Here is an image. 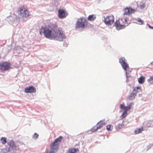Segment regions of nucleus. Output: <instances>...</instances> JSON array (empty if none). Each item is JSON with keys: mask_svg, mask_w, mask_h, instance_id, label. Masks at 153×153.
I'll return each mask as SVG.
<instances>
[{"mask_svg": "<svg viewBox=\"0 0 153 153\" xmlns=\"http://www.w3.org/2000/svg\"><path fill=\"white\" fill-rule=\"evenodd\" d=\"M143 131V127H141L140 128H137L134 131V133L135 134H137L141 133Z\"/></svg>", "mask_w": 153, "mask_h": 153, "instance_id": "17", "label": "nucleus"}, {"mask_svg": "<svg viewBox=\"0 0 153 153\" xmlns=\"http://www.w3.org/2000/svg\"><path fill=\"white\" fill-rule=\"evenodd\" d=\"M151 28L153 29V27H152Z\"/></svg>", "mask_w": 153, "mask_h": 153, "instance_id": "33", "label": "nucleus"}, {"mask_svg": "<svg viewBox=\"0 0 153 153\" xmlns=\"http://www.w3.org/2000/svg\"><path fill=\"white\" fill-rule=\"evenodd\" d=\"M79 151L78 148H70L68 149V153H77V152Z\"/></svg>", "mask_w": 153, "mask_h": 153, "instance_id": "16", "label": "nucleus"}, {"mask_svg": "<svg viewBox=\"0 0 153 153\" xmlns=\"http://www.w3.org/2000/svg\"><path fill=\"white\" fill-rule=\"evenodd\" d=\"M106 124L105 122V120H101L98 122L97 124V126L98 127V128L100 129L102 128L103 126H105Z\"/></svg>", "mask_w": 153, "mask_h": 153, "instance_id": "14", "label": "nucleus"}, {"mask_svg": "<svg viewBox=\"0 0 153 153\" xmlns=\"http://www.w3.org/2000/svg\"><path fill=\"white\" fill-rule=\"evenodd\" d=\"M123 126V124H119L116 127V128L117 129H120Z\"/></svg>", "mask_w": 153, "mask_h": 153, "instance_id": "27", "label": "nucleus"}, {"mask_svg": "<svg viewBox=\"0 0 153 153\" xmlns=\"http://www.w3.org/2000/svg\"><path fill=\"white\" fill-rule=\"evenodd\" d=\"M153 125V121L151 120L148 121L146 123V126L148 127L152 126Z\"/></svg>", "mask_w": 153, "mask_h": 153, "instance_id": "20", "label": "nucleus"}, {"mask_svg": "<svg viewBox=\"0 0 153 153\" xmlns=\"http://www.w3.org/2000/svg\"><path fill=\"white\" fill-rule=\"evenodd\" d=\"M7 143L10 148H12L13 150L16 149V146L15 145V143L13 141L11 140L8 142Z\"/></svg>", "mask_w": 153, "mask_h": 153, "instance_id": "15", "label": "nucleus"}, {"mask_svg": "<svg viewBox=\"0 0 153 153\" xmlns=\"http://www.w3.org/2000/svg\"><path fill=\"white\" fill-rule=\"evenodd\" d=\"M1 141L2 144H4L7 142L6 138L5 137H2L1 138Z\"/></svg>", "mask_w": 153, "mask_h": 153, "instance_id": "23", "label": "nucleus"}, {"mask_svg": "<svg viewBox=\"0 0 153 153\" xmlns=\"http://www.w3.org/2000/svg\"><path fill=\"white\" fill-rule=\"evenodd\" d=\"M131 105H130L127 106H126L124 109V111L127 112L131 108Z\"/></svg>", "mask_w": 153, "mask_h": 153, "instance_id": "25", "label": "nucleus"}, {"mask_svg": "<svg viewBox=\"0 0 153 153\" xmlns=\"http://www.w3.org/2000/svg\"><path fill=\"white\" fill-rule=\"evenodd\" d=\"M39 33L41 35L43 34L46 38L51 39L62 41L65 38L62 29H59L56 31L49 25L42 26L40 29Z\"/></svg>", "mask_w": 153, "mask_h": 153, "instance_id": "2", "label": "nucleus"}, {"mask_svg": "<svg viewBox=\"0 0 153 153\" xmlns=\"http://www.w3.org/2000/svg\"><path fill=\"white\" fill-rule=\"evenodd\" d=\"M136 20L138 22V24L140 25H143L144 24V21L140 18H137Z\"/></svg>", "mask_w": 153, "mask_h": 153, "instance_id": "22", "label": "nucleus"}, {"mask_svg": "<svg viewBox=\"0 0 153 153\" xmlns=\"http://www.w3.org/2000/svg\"><path fill=\"white\" fill-rule=\"evenodd\" d=\"M104 22L105 24L108 25L112 24L114 21V17L111 14L108 15L104 19Z\"/></svg>", "mask_w": 153, "mask_h": 153, "instance_id": "10", "label": "nucleus"}, {"mask_svg": "<svg viewBox=\"0 0 153 153\" xmlns=\"http://www.w3.org/2000/svg\"><path fill=\"white\" fill-rule=\"evenodd\" d=\"M17 13L19 16L22 18H27L30 16L27 8L23 6L18 8Z\"/></svg>", "mask_w": 153, "mask_h": 153, "instance_id": "5", "label": "nucleus"}, {"mask_svg": "<svg viewBox=\"0 0 153 153\" xmlns=\"http://www.w3.org/2000/svg\"><path fill=\"white\" fill-rule=\"evenodd\" d=\"M145 2H143L140 5V7L141 9H143L145 7Z\"/></svg>", "mask_w": 153, "mask_h": 153, "instance_id": "29", "label": "nucleus"}, {"mask_svg": "<svg viewBox=\"0 0 153 153\" xmlns=\"http://www.w3.org/2000/svg\"><path fill=\"white\" fill-rule=\"evenodd\" d=\"M127 114H128L127 112L124 111L121 116V119H123V118H125L127 115Z\"/></svg>", "mask_w": 153, "mask_h": 153, "instance_id": "24", "label": "nucleus"}, {"mask_svg": "<svg viewBox=\"0 0 153 153\" xmlns=\"http://www.w3.org/2000/svg\"><path fill=\"white\" fill-rule=\"evenodd\" d=\"M36 91V88L32 86L27 87L25 89V92L26 93H35Z\"/></svg>", "mask_w": 153, "mask_h": 153, "instance_id": "13", "label": "nucleus"}, {"mask_svg": "<svg viewBox=\"0 0 153 153\" xmlns=\"http://www.w3.org/2000/svg\"><path fill=\"white\" fill-rule=\"evenodd\" d=\"M88 25L87 20L84 18L78 19L76 24V28H84L86 27Z\"/></svg>", "mask_w": 153, "mask_h": 153, "instance_id": "7", "label": "nucleus"}, {"mask_svg": "<svg viewBox=\"0 0 153 153\" xmlns=\"http://www.w3.org/2000/svg\"><path fill=\"white\" fill-rule=\"evenodd\" d=\"M151 64H153V62L151 63Z\"/></svg>", "mask_w": 153, "mask_h": 153, "instance_id": "32", "label": "nucleus"}, {"mask_svg": "<svg viewBox=\"0 0 153 153\" xmlns=\"http://www.w3.org/2000/svg\"><path fill=\"white\" fill-rule=\"evenodd\" d=\"M39 136V134L36 133H35L33 137V139H36Z\"/></svg>", "mask_w": 153, "mask_h": 153, "instance_id": "28", "label": "nucleus"}, {"mask_svg": "<svg viewBox=\"0 0 153 153\" xmlns=\"http://www.w3.org/2000/svg\"><path fill=\"white\" fill-rule=\"evenodd\" d=\"M126 60L125 58L123 57L121 58L119 60V62L121 64L124 70L126 71V77L127 78L129 77L130 76L128 75V74L129 72H131V71H129L130 68H129L128 65L126 62Z\"/></svg>", "mask_w": 153, "mask_h": 153, "instance_id": "6", "label": "nucleus"}, {"mask_svg": "<svg viewBox=\"0 0 153 153\" xmlns=\"http://www.w3.org/2000/svg\"><path fill=\"white\" fill-rule=\"evenodd\" d=\"M106 129L108 131H111L113 129V126L111 125H108L106 126Z\"/></svg>", "mask_w": 153, "mask_h": 153, "instance_id": "21", "label": "nucleus"}, {"mask_svg": "<svg viewBox=\"0 0 153 153\" xmlns=\"http://www.w3.org/2000/svg\"><path fill=\"white\" fill-rule=\"evenodd\" d=\"M68 15L66 10L63 9H59L58 10V17L61 19L65 18Z\"/></svg>", "mask_w": 153, "mask_h": 153, "instance_id": "11", "label": "nucleus"}, {"mask_svg": "<svg viewBox=\"0 0 153 153\" xmlns=\"http://www.w3.org/2000/svg\"><path fill=\"white\" fill-rule=\"evenodd\" d=\"M128 18L119 19L115 23V26L117 30L124 29L128 25Z\"/></svg>", "mask_w": 153, "mask_h": 153, "instance_id": "4", "label": "nucleus"}, {"mask_svg": "<svg viewBox=\"0 0 153 153\" xmlns=\"http://www.w3.org/2000/svg\"><path fill=\"white\" fill-rule=\"evenodd\" d=\"M125 106L123 105L122 104H121L120 105V108L121 109H124L125 108Z\"/></svg>", "mask_w": 153, "mask_h": 153, "instance_id": "31", "label": "nucleus"}, {"mask_svg": "<svg viewBox=\"0 0 153 153\" xmlns=\"http://www.w3.org/2000/svg\"><path fill=\"white\" fill-rule=\"evenodd\" d=\"M145 78L143 76H141L138 79V81L139 83L143 84L145 82Z\"/></svg>", "mask_w": 153, "mask_h": 153, "instance_id": "18", "label": "nucleus"}, {"mask_svg": "<svg viewBox=\"0 0 153 153\" xmlns=\"http://www.w3.org/2000/svg\"><path fill=\"white\" fill-rule=\"evenodd\" d=\"M96 18V16L94 15H89L88 18V19L90 21H94Z\"/></svg>", "mask_w": 153, "mask_h": 153, "instance_id": "19", "label": "nucleus"}, {"mask_svg": "<svg viewBox=\"0 0 153 153\" xmlns=\"http://www.w3.org/2000/svg\"><path fill=\"white\" fill-rule=\"evenodd\" d=\"M124 15H130L131 14L134 13L136 12L135 10L131 7H126L123 10Z\"/></svg>", "mask_w": 153, "mask_h": 153, "instance_id": "12", "label": "nucleus"}, {"mask_svg": "<svg viewBox=\"0 0 153 153\" xmlns=\"http://www.w3.org/2000/svg\"><path fill=\"white\" fill-rule=\"evenodd\" d=\"M11 64L7 62H4L0 63V70L2 71L9 70L11 67Z\"/></svg>", "mask_w": 153, "mask_h": 153, "instance_id": "9", "label": "nucleus"}, {"mask_svg": "<svg viewBox=\"0 0 153 153\" xmlns=\"http://www.w3.org/2000/svg\"><path fill=\"white\" fill-rule=\"evenodd\" d=\"M39 33L41 35L43 34L46 38L51 39L62 41L65 38L62 29H59L56 31L49 25L42 26L40 29Z\"/></svg>", "mask_w": 153, "mask_h": 153, "instance_id": "1", "label": "nucleus"}, {"mask_svg": "<svg viewBox=\"0 0 153 153\" xmlns=\"http://www.w3.org/2000/svg\"><path fill=\"white\" fill-rule=\"evenodd\" d=\"M153 81V76H152L150 77L149 78L148 80V81L149 82H151Z\"/></svg>", "mask_w": 153, "mask_h": 153, "instance_id": "30", "label": "nucleus"}, {"mask_svg": "<svg viewBox=\"0 0 153 153\" xmlns=\"http://www.w3.org/2000/svg\"><path fill=\"white\" fill-rule=\"evenodd\" d=\"M99 128H98V127L97 126H94L91 129V130L93 132H95L97 130H98Z\"/></svg>", "mask_w": 153, "mask_h": 153, "instance_id": "26", "label": "nucleus"}, {"mask_svg": "<svg viewBox=\"0 0 153 153\" xmlns=\"http://www.w3.org/2000/svg\"><path fill=\"white\" fill-rule=\"evenodd\" d=\"M63 137L60 136L56 138L50 145L49 151L47 153H55L58 149L59 145L61 143Z\"/></svg>", "mask_w": 153, "mask_h": 153, "instance_id": "3", "label": "nucleus"}, {"mask_svg": "<svg viewBox=\"0 0 153 153\" xmlns=\"http://www.w3.org/2000/svg\"><path fill=\"white\" fill-rule=\"evenodd\" d=\"M140 91H142L141 88L139 87H135L132 93H131L128 97V99L129 100H132L134 99L136 96V94L139 92Z\"/></svg>", "mask_w": 153, "mask_h": 153, "instance_id": "8", "label": "nucleus"}]
</instances>
